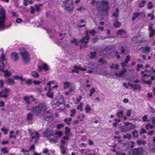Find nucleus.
Instances as JSON below:
<instances>
[{
    "label": "nucleus",
    "instance_id": "nucleus-35",
    "mask_svg": "<svg viewBox=\"0 0 155 155\" xmlns=\"http://www.w3.org/2000/svg\"><path fill=\"white\" fill-rule=\"evenodd\" d=\"M132 134L134 137L137 138L138 136V132L137 130H135L134 131L132 132Z\"/></svg>",
    "mask_w": 155,
    "mask_h": 155
},
{
    "label": "nucleus",
    "instance_id": "nucleus-56",
    "mask_svg": "<svg viewBox=\"0 0 155 155\" xmlns=\"http://www.w3.org/2000/svg\"><path fill=\"white\" fill-rule=\"evenodd\" d=\"M130 57L129 56H128V55L127 56H126V59L125 60L124 62H125V63L127 64L128 63V62L130 61Z\"/></svg>",
    "mask_w": 155,
    "mask_h": 155
},
{
    "label": "nucleus",
    "instance_id": "nucleus-16",
    "mask_svg": "<svg viewBox=\"0 0 155 155\" xmlns=\"http://www.w3.org/2000/svg\"><path fill=\"white\" fill-rule=\"evenodd\" d=\"M127 72V71L126 69L125 68H124L119 73L116 72L115 73V75L116 76L119 77L123 76Z\"/></svg>",
    "mask_w": 155,
    "mask_h": 155
},
{
    "label": "nucleus",
    "instance_id": "nucleus-13",
    "mask_svg": "<svg viewBox=\"0 0 155 155\" xmlns=\"http://www.w3.org/2000/svg\"><path fill=\"white\" fill-rule=\"evenodd\" d=\"M89 39V37L87 33L86 34V36L84 37L82 39L80 40V42L81 43H85L87 44L88 42Z\"/></svg>",
    "mask_w": 155,
    "mask_h": 155
},
{
    "label": "nucleus",
    "instance_id": "nucleus-24",
    "mask_svg": "<svg viewBox=\"0 0 155 155\" xmlns=\"http://www.w3.org/2000/svg\"><path fill=\"white\" fill-rule=\"evenodd\" d=\"M146 2L145 0H142L138 4V6L140 8H142L143 7Z\"/></svg>",
    "mask_w": 155,
    "mask_h": 155
},
{
    "label": "nucleus",
    "instance_id": "nucleus-27",
    "mask_svg": "<svg viewBox=\"0 0 155 155\" xmlns=\"http://www.w3.org/2000/svg\"><path fill=\"white\" fill-rule=\"evenodd\" d=\"M140 14V13H134L132 18V20L134 21L136 18H138Z\"/></svg>",
    "mask_w": 155,
    "mask_h": 155
},
{
    "label": "nucleus",
    "instance_id": "nucleus-45",
    "mask_svg": "<svg viewBox=\"0 0 155 155\" xmlns=\"http://www.w3.org/2000/svg\"><path fill=\"white\" fill-rule=\"evenodd\" d=\"M41 5V4L35 5V9L37 12H39L40 10V7Z\"/></svg>",
    "mask_w": 155,
    "mask_h": 155
},
{
    "label": "nucleus",
    "instance_id": "nucleus-1",
    "mask_svg": "<svg viewBox=\"0 0 155 155\" xmlns=\"http://www.w3.org/2000/svg\"><path fill=\"white\" fill-rule=\"evenodd\" d=\"M31 111L35 114H41L45 120L48 121V110L45 104H41L36 107H34L32 108Z\"/></svg>",
    "mask_w": 155,
    "mask_h": 155
},
{
    "label": "nucleus",
    "instance_id": "nucleus-61",
    "mask_svg": "<svg viewBox=\"0 0 155 155\" xmlns=\"http://www.w3.org/2000/svg\"><path fill=\"white\" fill-rule=\"evenodd\" d=\"M48 129L46 130V131L44 132L43 136L45 137H48Z\"/></svg>",
    "mask_w": 155,
    "mask_h": 155
},
{
    "label": "nucleus",
    "instance_id": "nucleus-26",
    "mask_svg": "<svg viewBox=\"0 0 155 155\" xmlns=\"http://www.w3.org/2000/svg\"><path fill=\"white\" fill-rule=\"evenodd\" d=\"M31 75L35 78H38L39 77L38 74L35 71H32L31 72Z\"/></svg>",
    "mask_w": 155,
    "mask_h": 155
},
{
    "label": "nucleus",
    "instance_id": "nucleus-11",
    "mask_svg": "<svg viewBox=\"0 0 155 155\" xmlns=\"http://www.w3.org/2000/svg\"><path fill=\"white\" fill-rule=\"evenodd\" d=\"M86 68H82L81 67L75 65L74 66V69L71 70V72L72 73H78L79 71H86Z\"/></svg>",
    "mask_w": 155,
    "mask_h": 155
},
{
    "label": "nucleus",
    "instance_id": "nucleus-22",
    "mask_svg": "<svg viewBox=\"0 0 155 155\" xmlns=\"http://www.w3.org/2000/svg\"><path fill=\"white\" fill-rule=\"evenodd\" d=\"M9 138H16V136L15 134V131H11L10 133Z\"/></svg>",
    "mask_w": 155,
    "mask_h": 155
},
{
    "label": "nucleus",
    "instance_id": "nucleus-12",
    "mask_svg": "<svg viewBox=\"0 0 155 155\" xmlns=\"http://www.w3.org/2000/svg\"><path fill=\"white\" fill-rule=\"evenodd\" d=\"M124 124L125 125L128 131L135 128V126L134 125H132L131 123L129 122H125Z\"/></svg>",
    "mask_w": 155,
    "mask_h": 155
},
{
    "label": "nucleus",
    "instance_id": "nucleus-29",
    "mask_svg": "<svg viewBox=\"0 0 155 155\" xmlns=\"http://www.w3.org/2000/svg\"><path fill=\"white\" fill-rule=\"evenodd\" d=\"M33 114L31 113H28L27 115V119L28 120H31L32 119Z\"/></svg>",
    "mask_w": 155,
    "mask_h": 155
},
{
    "label": "nucleus",
    "instance_id": "nucleus-32",
    "mask_svg": "<svg viewBox=\"0 0 155 155\" xmlns=\"http://www.w3.org/2000/svg\"><path fill=\"white\" fill-rule=\"evenodd\" d=\"M91 110V108L90 106L88 104H87L85 107V110L86 113H88Z\"/></svg>",
    "mask_w": 155,
    "mask_h": 155
},
{
    "label": "nucleus",
    "instance_id": "nucleus-53",
    "mask_svg": "<svg viewBox=\"0 0 155 155\" xmlns=\"http://www.w3.org/2000/svg\"><path fill=\"white\" fill-rule=\"evenodd\" d=\"M2 131L5 134H7L8 130L3 127L1 129Z\"/></svg>",
    "mask_w": 155,
    "mask_h": 155
},
{
    "label": "nucleus",
    "instance_id": "nucleus-54",
    "mask_svg": "<svg viewBox=\"0 0 155 155\" xmlns=\"http://www.w3.org/2000/svg\"><path fill=\"white\" fill-rule=\"evenodd\" d=\"M55 134L58 135L59 137H60L63 134V132L61 131H57L55 133Z\"/></svg>",
    "mask_w": 155,
    "mask_h": 155
},
{
    "label": "nucleus",
    "instance_id": "nucleus-42",
    "mask_svg": "<svg viewBox=\"0 0 155 155\" xmlns=\"http://www.w3.org/2000/svg\"><path fill=\"white\" fill-rule=\"evenodd\" d=\"M91 58H94L97 54L96 52H91L90 53Z\"/></svg>",
    "mask_w": 155,
    "mask_h": 155
},
{
    "label": "nucleus",
    "instance_id": "nucleus-9",
    "mask_svg": "<svg viewBox=\"0 0 155 155\" xmlns=\"http://www.w3.org/2000/svg\"><path fill=\"white\" fill-rule=\"evenodd\" d=\"M73 3L71 1L69 2L68 3L64 2L63 6L64 9L68 12H71L73 10L74 6Z\"/></svg>",
    "mask_w": 155,
    "mask_h": 155
},
{
    "label": "nucleus",
    "instance_id": "nucleus-52",
    "mask_svg": "<svg viewBox=\"0 0 155 155\" xmlns=\"http://www.w3.org/2000/svg\"><path fill=\"white\" fill-rule=\"evenodd\" d=\"M88 33L92 34L93 35H94L95 34L97 33L94 30H92V31H89L87 32Z\"/></svg>",
    "mask_w": 155,
    "mask_h": 155
},
{
    "label": "nucleus",
    "instance_id": "nucleus-20",
    "mask_svg": "<svg viewBox=\"0 0 155 155\" xmlns=\"http://www.w3.org/2000/svg\"><path fill=\"white\" fill-rule=\"evenodd\" d=\"M6 82L9 85H13L15 83L14 80L11 78H8L6 81Z\"/></svg>",
    "mask_w": 155,
    "mask_h": 155
},
{
    "label": "nucleus",
    "instance_id": "nucleus-41",
    "mask_svg": "<svg viewBox=\"0 0 155 155\" xmlns=\"http://www.w3.org/2000/svg\"><path fill=\"white\" fill-rule=\"evenodd\" d=\"M145 127L146 129L148 130H149L150 129H152L153 128V127L152 125H150V124L146 125H145Z\"/></svg>",
    "mask_w": 155,
    "mask_h": 155
},
{
    "label": "nucleus",
    "instance_id": "nucleus-47",
    "mask_svg": "<svg viewBox=\"0 0 155 155\" xmlns=\"http://www.w3.org/2000/svg\"><path fill=\"white\" fill-rule=\"evenodd\" d=\"M71 42L72 44H75V45L76 46L78 45V43L77 42V40L75 38H73L72 40H71Z\"/></svg>",
    "mask_w": 155,
    "mask_h": 155
},
{
    "label": "nucleus",
    "instance_id": "nucleus-62",
    "mask_svg": "<svg viewBox=\"0 0 155 155\" xmlns=\"http://www.w3.org/2000/svg\"><path fill=\"white\" fill-rule=\"evenodd\" d=\"M21 152H23L24 154H27L29 152V150H25L23 148H22L21 150Z\"/></svg>",
    "mask_w": 155,
    "mask_h": 155
},
{
    "label": "nucleus",
    "instance_id": "nucleus-43",
    "mask_svg": "<svg viewBox=\"0 0 155 155\" xmlns=\"http://www.w3.org/2000/svg\"><path fill=\"white\" fill-rule=\"evenodd\" d=\"M123 138L124 139L127 138L128 140H130L131 138V135L130 134H127L126 135H124Z\"/></svg>",
    "mask_w": 155,
    "mask_h": 155
},
{
    "label": "nucleus",
    "instance_id": "nucleus-25",
    "mask_svg": "<svg viewBox=\"0 0 155 155\" xmlns=\"http://www.w3.org/2000/svg\"><path fill=\"white\" fill-rule=\"evenodd\" d=\"M137 143L139 145H143L146 144V141L144 140H137Z\"/></svg>",
    "mask_w": 155,
    "mask_h": 155
},
{
    "label": "nucleus",
    "instance_id": "nucleus-57",
    "mask_svg": "<svg viewBox=\"0 0 155 155\" xmlns=\"http://www.w3.org/2000/svg\"><path fill=\"white\" fill-rule=\"evenodd\" d=\"M54 81H49V91H51V87L50 86V85L53 84H54Z\"/></svg>",
    "mask_w": 155,
    "mask_h": 155
},
{
    "label": "nucleus",
    "instance_id": "nucleus-44",
    "mask_svg": "<svg viewBox=\"0 0 155 155\" xmlns=\"http://www.w3.org/2000/svg\"><path fill=\"white\" fill-rule=\"evenodd\" d=\"M83 106V104L82 103H81L77 107V108L78 110H80L81 111L82 110V106Z\"/></svg>",
    "mask_w": 155,
    "mask_h": 155
},
{
    "label": "nucleus",
    "instance_id": "nucleus-14",
    "mask_svg": "<svg viewBox=\"0 0 155 155\" xmlns=\"http://www.w3.org/2000/svg\"><path fill=\"white\" fill-rule=\"evenodd\" d=\"M48 70V65L45 63L43 64L42 65L39 66L38 67V70L39 71H41L43 70L46 71Z\"/></svg>",
    "mask_w": 155,
    "mask_h": 155
},
{
    "label": "nucleus",
    "instance_id": "nucleus-40",
    "mask_svg": "<svg viewBox=\"0 0 155 155\" xmlns=\"http://www.w3.org/2000/svg\"><path fill=\"white\" fill-rule=\"evenodd\" d=\"M123 111L122 110L118 112L116 114L119 117H122L123 116Z\"/></svg>",
    "mask_w": 155,
    "mask_h": 155
},
{
    "label": "nucleus",
    "instance_id": "nucleus-38",
    "mask_svg": "<svg viewBox=\"0 0 155 155\" xmlns=\"http://www.w3.org/2000/svg\"><path fill=\"white\" fill-rule=\"evenodd\" d=\"M110 68L111 69L114 68L116 69H117L118 68V65L117 64H112L110 66Z\"/></svg>",
    "mask_w": 155,
    "mask_h": 155
},
{
    "label": "nucleus",
    "instance_id": "nucleus-55",
    "mask_svg": "<svg viewBox=\"0 0 155 155\" xmlns=\"http://www.w3.org/2000/svg\"><path fill=\"white\" fill-rule=\"evenodd\" d=\"M65 134H66V135H68L69 134V133H70V129L67 127H65Z\"/></svg>",
    "mask_w": 155,
    "mask_h": 155
},
{
    "label": "nucleus",
    "instance_id": "nucleus-51",
    "mask_svg": "<svg viewBox=\"0 0 155 155\" xmlns=\"http://www.w3.org/2000/svg\"><path fill=\"white\" fill-rule=\"evenodd\" d=\"M124 32V31L123 29H120L117 32V34L119 35H121Z\"/></svg>",
    "mask_w": 155,
    "mask_h": 155
},
{
    "label": "nucleus",
    "instance_id": "nucleus-50",
    "mask_svg": "<svg viewBox=\"0 0 155 155\" xmlns=\"http://www.w3.org/2000/svg\"><path fill=\"white\" fill-rule=\"evenodd\" d=\"M132 110H127L126 112V115L128 117H130L131 114Z\"/></svg>",
    "mask_w": 155,
    "mask_h": 155
},
{
    "label": "nucleus",
    "instance_id": "nucleus-23",
    "mask_svg": "<svg viewBox=\"0 0 155 155\" xmlns=\"http://www.w3.org/2000/svg\"><path fill=\"white\" fill-rule=\"evenodd\" d=\"M71 83L70 82L66 81L64 83V89H67L69 88L70 85H71Z\"/></svg>",
    "mask_w": 155,
    "mask_h": 155
},
{
    "label": "nucleus",
    "instance_id": "nucleus-31",
    "mask_svg": "<svg viewBox=\"0 0 155 155\" xmlns=\"http://www.w3.org/2000/svg\"><path fill=\"white\" fill-rule=\"evenodd\" d=\"M50 137L49 140L50 142L55 143L57 141V139L56 137L52 136V137Z\"/></svg>",
    "mask_w": 155,
    "mask_h": 155
},
{
    "label": "nucleus",
    "instance_id": "nucleus-6",
    "mask_svg": "<svg viewBox=\"0 0 155 155\" xmlns=\"http://www.w3.org/2000/svg\"><path fill=\"white\" fill-rule=\"evenodd\" d=\"M97 7L98 10H103L107 8L108 3L106 0H99Z\"/></svg>",
    "mask_w": 155,
    "mask_h": 155
},
{
    "label": "nucleus",
    "instance_id": "nucleus-19",
    "mask_svg": "<svg viewBox=\"0 0 155 155\" xmlns=\"http://www.w3.org/2000/svg\"><path fill=\"white\" fill-rule=\"evenodd\" d=\"M31 98L32 100L34 101L35 99L32 96H25L24 97V100L28 104H29L30 103L29 100Z\"/></svg>",
    "mask_w": 155,
    "mask_h": 155
},
{
    "label": "nucleus",
    "instance_id": "nucleus-5",
    "mask_svg": "<svg viewBox=\"0 0 155 155\" xmlns=\"http://www.w3.org/2000/svg\"><path fill=\"white\" fill-rule=\"evenodd\" d=\"M129 155H147V153L144 148L140 147L131 150L128 152Z\"/></svg>",
    "mask_w": 155,
    "mask_h": 155
},
{
    "label": "nucleus",
    "instance_id": "nucleus-64",
    "mask_svg": "<svg viewBox=\"0 0 155 155\" xmlns=\"http://www.w3.org/2000/svg\"><path fill=\"white\" fill-rule=\"evenodd\" d=\"M83 10H85V9H84V8H83L82 6L80 7L79 8H77V10L78 11H81Z\"/></svg>",
    "mask_w": 155,
    "mask_h": 155
},
{
    "label": "nucleus",
    "instance_id": "nucleus-58",
    "mask_svg": "<svg viewBox=\"0 0 155 155\" xmlns=\"http://www.w3.org/2000/svg\"><path fill=\"white\" fill-rule=\"evenodd\" d=\"M25 83L28 85H30L32 83V80L31 79L27 80Z\"/></svg>",
    "mask_w": 155,
    "mask_h": 155
},
{
    "label": "nucleus",
    "instance_id": "nucleus-36",
    "mask_svg": "<svg viewBox=\"0 0 155 155\" xmlns=\"http://www.w3.org/2000/svg\"><path fill=\"white\" fill-rule=\"evenodd\" d=\"M147 16L148 17H150V19L151 20H153L154 19V16L153 12L151 13L150 14H148Z\"/></svg>",
    "mask_w": 155,
    "mask_h": 155
},
{
    "label": "nucleus",
    "instance_id": "nucleus-33",
    "mask_svg": "<svg viewBox=\"0 0 155 155\" xmlns=\"http://www.w3.org/2000/svg\"><path fill=\"white\" fill-rule=\"evenodd\" d=\"M72 120V119L70 118H65L64 120V121L66 123L68 124H70V123L71 122Z\"/></svg>",
    "mask_w": 155,
    "mask_h": 155
},
{
    "label": "nucleus",
    "instance_id": "nucleus-15",
    "mask_svg": "<svg viewBox=\"0 0 155 155\" xmlns=\"http://www.w3.org/2000/svg\"><path fill=\"white\" fill-rule=\"evenodd\" d=\"M11 58L14 61H17L19 58L18 54L15 52L12 53L11 55Z\"/></svg>",
    "mask_w": 155,
    "mask_h": 155
},
{
    "label": "nucleus",
    "instance_id": "nucleus-28",
    "mask_svg": "<svg viewBox=\"0 0 155 155\" xmlns=\"http://www.w3.org/2000/svg\"><path fill=\"white\" fill-rule=\"evenodd\" d=\"M115 12H114L113 13L112 16L115 18H117L118 17L119 15V9L118 8H116L115 10Z\"/></svg>",
    "mask_w": 155,
    "mask_h": 155
},
{
    "label": "nucleus",
    "instance_id": "nucleus-63",
    "mask_svg": "<svg viewBox=\"0 0 155 155\" xmlns=\"http://www.w3.org/2000/svg\"><path fill=\"white\" fill-rule=\"evenodd\" d=\"M82 98V97L81 96H80L79 98H77L76 100H77V102H76V103H75V104H78V103L81 100Z\"/></svg>",
    "mask_w": 155,
    "mask_h": 155
},
{
    "label": "nucleus",
    "instance_id": "nucleus-30",
    "mask_svg": "<svg viewBox=\"0 0 155 155\" xmlns=\"http://www.w3.org/2000/svg\"><path fill=\"white\" fill-rule=\"evenodd\" d=\"M113 25L114 27H116L117 28H118L119 27L121 23L118 22L117 20H115V22L114 23Z\"/></svg>",
    "mask_w": 155,
    "mask_h": 155
},
{
    "label": "nucleus",
    "instance_id": "nucleus-18",
    "mask_svg": "<svg viewBox=\"0 0 155 155\" xmlns=\"http://www.w3.org/2000/svg\"><path fill=\"white\" fill-rule=\"evenodd\" d=\"M140 50H141L143 53L149 52L150 50V48L148 46L142 47L140 48Z\"/></svg>",
    "mask_w": 155,
    "mask_h": 155
},
{
    "label": "nucleus",
    "instance_id": "nucleus-3",
    "mask_svg": "<svg viewBox=\"0 0 155 155\" xmlns=\"http://www.w3.org/2000/svg\"><path fill=\"white\" fill-rule=\"evenodd\" d=\"M20 54L23 62L25 64L28 63L30 60V58L28 51L24 48H21L20 49Z\"/></svg>",
    "mask_w": 155,
    "mask_h": 155
},
{
    "label": "nucleus",
    "instance_id": "nucleus-17",
    "mask_svg": "<svg viewBox=\"0 0 155 155\" xmlns=\"http://www.w3.org/2000/svg\"><path fill=\"white\" fill-rule=\"evenodd\" d=\"M149 28L150 31V33L149 34V37H151L154 36L155 34V31L153 29L152 25H150L149 26Z\"/></svg>",
    "mask_w": 155,
    "mask_h": 155
},
{
    "label": "nucleus",
    "instance_id": "nucleus-60",
    "mask_svg": "<svg viewBox=\"0 0 155 155\" xmlns=\"http://www.w3.org/2000/svg\"><path fill=\"white\" fill-rule=\"evenodd\" d=\"M35 9L34 7L31 6V13L32 14H34L35 12Z\"/></svg>",
    "mask_w": 155,
    "mask_h": 155
},
{
    "label": "nucleus",
    "instance_id": "nucleus-2",
    "mask_svg": "<svg viewBox=\"0 0 155 155\" xmlns=\"http://www.w3.org/2000/svg\"><path fill=\"white\" fill-rule=\"evenodd\" d=\"M5 60V55L4 54H2L0 57V61L2 64V65H0V71L4 72L5 76L8 77L12 74V73L7 70L4 69V68L8 65V64L7 63L4 62Z\"/></svg>",
    "mask_w": 155,
    "mask_h": 155
},
{
    "label": "nucleus",
    "instance_id": "nucleus-34",
    "mask_svg": "<svg viewBox=\"0 0 155 155\" xmlns=\"http://www.w3.org/2000/svg\"><path fill=\"white\" fill-rule=\"evenodd\" d=\"M95 91V90L94 88H92L90 90V94H89V96L90 97H91L92 96L93 94L94 93Z\"/></svg>",
    "mask_w": 155,
    "mask_h": 155
},
{
    "label": "nucleus",
    "instance_id": "nucleus-49",
    "mask_svg": "<svg viewBox=\"0 0 155 155\" xmlns=\"http://www.w3.org/2000/svg\"><path fill=\"white\" fill-rule=\"evenodd\" d=\"M14 79L15 80H20L21 77V76H18V75H15L13 77Z\"/></svg>",
    "mask_w": 155,
    "mask_h": 155
},
{
    "label": "nucleus",
    "instance_id": "nucleus-37",
    "mask_svg": "<svg viewBox=\"0 0 155 155\" xmlns=\"http://www.w3.org/2000/svg\"><path fill=\"white\" fill-rule=\"evenodd\" d=\"M2 152L4 154H8V151L6 148H3L1 149Z\"/></svg>",
    "mask_w": 155,
    "mask_h": 155
},
{
    "label": "nucleus",
    "instance_id": "nucleus-8",
    "mask_svg": "<svg viewBox=\"0 0 155 155\" xmlns=\"http://www.w3.org/2000/svg\"><path fill=\"white\" fill-rule=\"evenodd\" d=\"M28 131L32 136L31 139L30 140L31 141L36 143L38 140L39 137L38 132L35 131L32 132L31 130L30 129L28 130Z\"/></svg>",
    "mask_w": 155,
    "mask_h": 155
},
{
    "label": "nucleus",
    "instance_id": "nucleus-39",
    "mask_svg": "<svg viewBox=\"0 0 155 155\" xmlns=\"http://www.w3.org/2000/svg\"><path fill=\"white\" fill-rule=\"evenodd\" d=\"M76 110L75 109H74L71 110H70L71 114H70V116L71 117H73L74 116L75 114L76 113Z\"/></svg>",
    "mask_w": 155,
    "mask_h": 155
},
{
    "label": "nucleus",
    "instance_id": "nucleus-4",
    "mask_svg": "<svg viewBox=\"0 0 155 155\" xmlns=\"http://www.w3.org/2000/svg\"><path fill=\"white\" fill-rule=\"evenodd\" d=\"M6 18V11L3 8L0 9V28L5 27V22Z\"/></svg>",
    "mask_w": 155,
    "mask_h": 155
},
{
    "label": "nucleus",
    "instance_id": "nucleus-46",
    "mask_svg": "<svg viewBox=\"0 0 155 155\" xmlns=\"http://www.w3.org/2000/svg\"><path fill=\"white\" fill-rule=\"evenodd\" d=\"M60 148L61 150V153L62 154H64L66 152L65 148L62 145L60 146Z\"/></svg>",
    "mask_w": 155,
    "mask_h": 155
},
{
    "label": "nucleus",
    "instance_id": "nucleus-7",
    "mask_svg": "<svg viewBox=\"0 0 155 155\" xmlns=\"http://www.w3.org/2000/svg\"><path fill=\"white\" fill-rule=\"evenodd\" d=\"M60 99L57 101L56 99H54L51 103L53 107L55 108L58 106H59V105L63 104L64 102V97L60 95L59 97Z\"/></svg>",
    "mask_w": 155,
    "mask_h": 155
},
{
    "label": "nucleus",
    "instance_id": "nucleus-21",
    "mask_svg": "<svg viewBox=\"0 0 155 155\" xmlns=\"http://www.w3.org/2000/svg\"><path fill=\"white\" fill-rule=\"evenodd\" d=\"M149 149L150 151L155 152V143L149 144Z\"/></svg>",
    "mask_w": 155,
    "mask_h": 155
},
{
    "label": "nucleus",
    "instance_id": "nucleus-10",
    "mask_svg": "<svg viewBox=\"0 0 155 155\" xmlns=\"http://www.w3.org/2000/svg\"><path fill=\"white\" fill-rule=\"evenodd\" d=\"M10 91L9 89L6 88L3 91L0 92V97L7 98L8 95V93Z\"/></svg>",
    "mask_w": 155,
    "mask_h": 155
},
{
    "label": "nucleus",
    "instance_id": "nucleus-59",
    "mask_svg": "<svg viewBox=\"0 0 155 155\" xmlns=\"http://www.w3.org/2000/svg\"><path fill=\"white\" fill-rule=\"evenodd\" d=\"M20 80L21 81V82L22 83H25L26 82V79L25 78H24L23 77L22 75H21V78Z\"/></svg>",
    "mask_w": 155,
    "mask_h": 155
},
{
    "label": "nucleus",
    "instance_id": "nucleus-48",
    "mask_svg": "<svg viewBox=\"0 0 155 155\" xmlns=\"http://www.w3.org/2000/svg\"><path fill=\"white\" fill-rule=\"evenodd\" d=\"M153 7V5H152L151 2H149L147 4V8L148 9H151Z\"/></svg>",
    "mask_w": 155,
    "mask_h": 155
}]
</instances>
